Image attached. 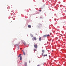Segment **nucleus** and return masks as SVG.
Segmentation results:
<instances>
[{
    "label": "nucleus",
    "instance_id": "1",
    "mask_svg": "<svg viewBox=\"0 0 66 66\" xmlns=\"http://www.w3.org/2000/svg\"><path fill=\"white\" fill-rule=\"evenodd\" d=\"M34 46L35 48H36V49L37 48L38 46H37V44H35Z\"/></svg>",
    "mask_w": 66,
    "mask_h": 66
},
{
    "label": "nucleus",
    "instance_id": "2",
    "mask_svg": "<svg viewBox=\"0 0 66 66\" xmlns=\"http://www.w3.org/2000/svg\"><path fill=\"white\" fill-rule=\"evenodd\" d=\"M32 40H36V37H34L32 38Z\"/></svg>",
    "mask_w": 66,
    "mask_h": 66
},
{
    "label": "nucleus",
    "instance_id": "3",
    "mask_svg": "<svg viewBox=\"0 0 66 66\" xmlns=\"http://www.w3.org/2000/svg\"><path fill=\"white\" fill-rule=\"evenodd\" d=\"M23 43L24 44V45L26 46V45H27V43L25 42H23Z\"/></svg>",
    "mask_w": 66,
    "mask_h": 66
},
{
    "label": "nucleus",
    "instance_id": "4",
    "mask_svg": "<svg viewBox=\"0 0 66 66\" xmlns=\"http://www.w3.org/2000/svg\"><path fill=\"white\" fill-rule=\"evenodd\" d=\"M28 28H31V26L30 25H28Z\"/></svg>",
    "mask_w": 66,
    "mask_h": 66
},
{
    "label": "nucleus",
    "instance_id": "5",
    "mask_svg": "<svg viewBox=\"0 0 66 66\" xmlns=\"http://www.w3.org/2000/svg\"><path fill=\"white\" fill-rule=\"evenodd\" d=\"M22 51H23V54L24 55H26V53L24 52V51H23V50H22Z\"/></svg>",
    "mask_w": 66,
    "mask_h": 66
},
{
    "label": "nucleus",
    "instance_id": "6",
    "mask_svg": "<svg viewBox=\"0 0 66 66\" xmlns=\"http://www.w3.org/2000/svg\"><path fill=\"white\" fill-rule=\"evenodd\" d=\"M47 36V35H45L43 36V37H46Z\"/></svg>",
    "mask_w": 66,
    "mask_h": 66
},
{
    "label": "nucleus",
    "instance_id": "7",
    "mask_svg": "<svg viewBox=\"0 0 66 66\" xmlns=\"http://www.w3.org/2000/svg\"><path fill=\"white\" fill-rule=\"evenodd\" d=\"M25 66H26L27 65V62H25L24 64Z\"/></svg>",
    "mask_w": 66,
    "mask_h": 66
},
{
    "label": "nucleus",
    "instance_id": "8",
    "mask_svg": "<svg viewBox=\"0 0 66 66\" xmlns=\"http://www.w3.org/2000/svg\"><path fill=\"white\" fill-rule=\"evenodd\" d=\"M38 26L39 27H42V24H38Z\"/></svg>",
    "mask_w": 66,
    "mask_h": 66
},
{
    "label": "nucleus",
    "instance_id": "9",
    "mask_svg": "<svg viewBox=\"0 0 66 66\" xmlns=\"http://www.w3.org/2000/svg\"><path fill=\"white\" fill-rule=\"evenodd\" d=\"M42 52L43 53H45V50H42Z\"/></svg>",
    "mask_w": 66,
    "mask_h": 66
},
{
    "label": "nucleus",
    "instance_id": "10",
    "mask_svg": "<svg viewBox=\"0 0 66 66\" xmlns=\"http://www.w3.org/2000/svg\"><path fill=\"white\" fill-rule=\"evenodd\" d=\"M22 60V56H20V60L21 61Z\"/></svg>",
    "mask_w": 66,
    "mask_h": 66
},
{
    "label": "nucleus",
    "instance_id": "11",
    "mask_svg": "<svg viewBox=\"0 0 66 66\" xmlns=\"http://www.w3.org/2000/svg\"><path fill=\"white\" fill-rule=\"evenodd\" d=\"M47 56V54H46V55H43V56Z\"/></svg>",
    "mask_w": 66,
    "mask_h": 66
},
{
    "label": "nucleus",
    "instance_id": "12",
    "mask_svg": "<svg viewBox=\"0 0 66 66\" xmlns=\"http://www.w3.org/2000/svg\"><path fill=\"white\" fill-rule=\"evenodd\" d=\"M42 39H41V37L39 38V41H41Z\"/></svg>",
    "mask_w": 66,
    "mask_h": 66
},
{
    "label": "nucleus",
    "instance_id": "13",
    "mask_svg": "<svg viewBox=\"0 0 66 66\" xmlns=\"http://www.w3.org/2000/svg\"><path fill=\"white\" fill-rule=\"evenodd\" d=\"M21 54H20L19 55V56H18V57H20V56H21Z\"/></svg>",
    "mask_w": 66,
    "mask_h": 66
},
{
    "label": "nucleus",
    "instance_id": "14",
    "mask_svg": "<svg viewBox=\"0 0 66 66\" xmlns=\"http://www.w3.org/2000/svg\"><path fill=\"white\" fill-rule=\"evenodd\" d=\"M34 51H36V49H34Z\"/></svg>",
    "mask_w": 66,
    "mask_h": 66
},
{
    "label": "nucleus",
    "instance_id": "15",
    "mask_svg": "<svg viewBox=\"0 0 66 66\" xmlns=\"http://www.w3.org/2000/svg\"><path fill=\"white\" fill-rule=\"evenodd\" d=\"M43 53H42V56H44V55H43Z\"/></svg>",
    "mask_w": 66,
    "mask_h": 66
},
{
    "label": "nucleus",
    "instance_id": "16",
    "mask_svg": "<svg viewBox=\"0 0 66 66\" xmlns=\"http://www.w3.org/2000/svg\"><path fill=\"white\" fill-rule=\"evenodd\" d=\"M50 36V35H47V36Z\"/></svg>",
    "mask_w": 66,
    "mask_h": 66
},
{
    "label": "nucleus",
    "instance_id": "17",
    "mask_svg": "<svg viewBox=\"0 0 66 66\" xmlns=\"http://www.w3.org/2000/svg\"><path fill=\"white\" fill-rule=\"evenodd\" d=\"M39 12H42V11L40 10H39Z\"/></svg>",
    "mask_w": 66,
    "mask_h": 66
},
{
    "label": "nucleus",
    "instance_id": "18",
    "mask_svg": "<svg viewBox=\"0 0 66 66\" xmlns=\"http://www.w3.org/2000/svg\"><path fill=\"white\" fill-rule=\"evenodd\" d=\"M18 49H19V46H18Z\"/></svg>",
    "mask_w": 66,
    "mask_h": 66
},
{
    "label": "nucleus",
    "instance_id": "19",
    "mask_svg": "<svg viewBox=\"0 0 66 66\" xmlns=\"http://www.w3.org/2000/svg\"><path fill=\"white\" fill-rule=\"evenodd\" d=\"M40 66V65H38L37 66Z\"/></svg>",
    "mask_w": 66,
    "mask_h": 66
},
{
    "label": "nucleus",
    "instance_id": "20",
    "mask_svg": "<svg viewBox=\"0 0 66 66\" xmlns=\"http://www.w3.org/2000/svg\"><path fill=\"white\" fill-rule=\"evenodd\" d=\"M16 40V39H14V40Z\"/></svg>",
    "mask_w": 66,
    "mask_h": 66
},
{
    "label": "nucleus",
    "instance_id": "21",
    "mask_svg": "<svg viewBox=\"0 0 66 66\" xmlns=\"http://www.w3.org/2000/svg\"><path fill=\"white\" fill-rule=\"evenodd\" d=\"M29 63H30V61H29Z\"/></svg>",
    "mask_w": 66,
    "mask_h": 66
},
{
    "label": "nucleus",
    "instance_id": "22",
    "mask_svg": "<svg viewBox=\"0 0 66 66\" xmlns=\"http://www.w3.org/2000/svg\"><path fill=\"white\" fill-rule=\"evenodd\" d=\"M50 57V56H49V57Z\"/></svg>",
    "mask_w": 66,
    "mask_h": 66
},
{
    "label": "nucleus",
    "instance_id": "23",
    "mask_svg": "<svg viewBox=\"0 0 66 66\" xmlns=\"http://www.w3.org/2000/svg\"><path fill=\"white\" fill-rule=\"evenodd\" d=\"M65 12H66V11H65Z\"/></svg>",
    "mask_w": 66,
    "mask_h": 66
}]
</instances>
